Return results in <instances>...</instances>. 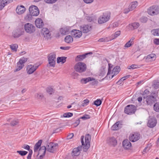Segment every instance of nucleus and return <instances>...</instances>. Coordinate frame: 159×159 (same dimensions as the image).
I'll return each mask as SVG.
<instances>
[{"label":"nucleus","mask_w":159,"mask_h":159,"mask_svg":"<svg viewBox=\"0 0 159 159\" xmlns=\"http://www.w3.org/2000/svg\"><path fill=\"white\" fill-rule=\"evenodd\" d=\"M84 136L81 138V141L83 146L84 151L86 152L90 147V141L91 139L90 135L89 134H86L85 137V142H84Z\"/></svg>","instance_id":"1"},{"label":"nucleus","mask_w":159,"mask_h":159,"mask_svg":"<svg viewBox=\"0 0 159 159\" xmlns=\"http://www.w3.org/2000/svg\"><path fill=\"white\" fill-rule=\"evenodd\" d=\"M111 14L109 12H106L101 15L98 19V22L101 24L105 23L110 19Z\"/></svg>","instance_id":"2"},{"label":"nucleus","mask_w":159,"mask_h":159,"mask_svg":"<svg viewBox=\"0 0 159 159\" xmlns=\"http://www.w3.org/2000/svg\"><path fill=\"white\" fill-rule=\"evenodd\" d=\"M112 67L109 65L107 76L111 79H112L114 76L118 74L120 70V68L119 66H116L112 70Z\"/></svg>","instance_id":"3"},{"label":"nucleus","mask_w":159,"mask_h":159,"mask_svg":"<svg viewBox=\"0 0 159 159\" xmlns=\"http://www.w3.org/2000/svg\"><path fill=\"white\" fill-rule=\"evenodd\" d=\"M87 69L86 64L83 62H78L74 66V69L77 72L82 73L85 71Z\"/></svg>","instance_id":"4"},{"label":"nucleus","mask_w":159,"mask_h":159,"mask_svg":"<svg viewBox=\"0 0 159 159\" xmlns=\"http://www.w3.org/2000/svg\"><path fill=\"white\" fill-rule=\"evenodd\" d=\"M27 60V59L26 58L22 57L20 58L19 61L17 63L16 68L14 70V72H17L21 70L24 66V64Z\"/></svg>","instance_id":"5"},{"label":"nucleus","mask_w":159,"mask_h":159,"mask_svg":"<svg viewBox=\"0 0 159 159\" xmlns=\"http://www.w3.org/2000/svg\"><path fill=\"white\" fill-rule=\"evenodd\" d=\"M24 28L26 32L30 34L34 33L35 30V27L31 23H27L24 25Z\"/></svg>","instance_id":"6"},{"label":"nucleus","mask_w":159,"mask_h":159,"mask_svg":"<svg viewBox=\"0 0 159 159\" xmlns=\"http://www.w3.org/2000/svg\"><path fill=\"white\" fill-rule=\"evenodd\" d=\"M136 110V107L134 105H128L125 107L124 112L128 115H131L135 113Z\"/></svg>","instance_id":"7"},{"label":"nucleus","mask_w":159,"mask_h":159,"mask_svg":"<svg viewBox=\"0 0 159 159\" xmlns=\"http://www.w3.org/2000/svg\"><path fill=\"white\" fill-rule=\"evenodd\" d=\"M58 148V144L56 143H50L46 149L47 151L51 152H54Z\"/></svg>","instance_id":"8"},{"label":"nucleus","mask_w":159,"mask_h":159,"mask_svg":"<svg viewBox=\"0 0 159 159\" xmlns=\"http://www.w3.org/2000/svg\"><path fill=\"white\" fill-rule=\"evenodd\" d=\"M48 61L50 66L54 67L56 63V56L53 53H51L48 57Z\"/></svg>","instance_id":"9"},{"label":"nucleus","mask_w":159,"mask_h":159,"mask_svg":"<svg viewBox=\"0 0 159 159\" xmlns=\"http://www.w3.org/2000/svg\"><path fill=\"white\" fill-rule=\"evenodd\" d=\"M29 11L30 14L33 16H37L39 13L38 8L36 6H32L30 7Z\"/></svg>","instance_id":"10"},{"label":"nucleus","mask_w":159,"mask_h":159,"mask_svg":"<svg viewBox=\"0 0 159 159\" xmlns=\"http://www.w3.org/2000/svg\"><path fill=\"white\" fill-rule=\"evenodd\" d=\"M80 29L82 32L87 33L91 30L92 26L89 24L83 25L80 26Z\"/></svg>","instance_id":"11"},{"label":"nucleus","mask_w":159,"mask_h":159,"mask_svg":"<svg viewBox=\"0 0 159 159\" xmlns=\"http://www.w3.org/2000/svg\"><path fill=\"white\" fill-rule=\"evenodd\" d=\"M159 13V6L154 5L150 8V15L153 16Z\"/></svg>","instance_id":"12"},{"label":"nucleus","mask_w":159,"mask_h":159,"mask_svg":"<svg viewBox=\"0 0 159 159\" xmlns=\"http://www.w3.org/2000/svg\"><path fill=\"white\" fill-rule=\"evenodd\" d=\"M39 66V65H28L26 68V70L27 73L28 74H31L33 73L35 70L37 69Z\"/></svg>","instance_id":"13"},{"label":"nucleus","mask_w":159,"mask_h":159,"mask_svg":"<svg viewBox=\"0 0 159 159\" xmlns=\"http://www.w3.org/2000/svg\"><path fill=\"white\" fill-rule=\"evenodd\" d=\"M42 33L43 34L44 38L46 39H48L51 38V33L48 28H43Z\"/></svg>","instance_id":"14"},{"label":"nucleus","mask_w":159,"mask_h":159,"mask_svg":"<svg viewBox=\"0 0 159 159\" xmlns=\"http://www.w3.org/2000/svg\"><path fill=\"white\" fill-rule=\"evenodd\" d=\"M71 34L75 38H80L82 35V32L81 31L77 30H73L71 31Z\"/></svg>","instance_id":"15"},{"label":"nucleus","mask_w":159,"mask_h":159,"mask_svg":"<svg viewBox=\"0 0 159 159\" xmlns=\"http://www.w3.org/2000/svg\"><path fill=\"white\" fill-rule=\"evenodd\" d=\"M107 143L110 146L115 147L117 144V140L114 137H111L107 139Z\"/></svg>","instance_id":"16"},{"label":"nucleus","mask_w":159,"mask_h":159,"mask_svg":"<svg viewBox=\"0 0 159 159\" xmlns=\"http://www.w3.org/2000/svg\"><path fill=\"white\" fill-rule=\"evenodd\" d=\"M70 27V26L64 27L60 29V32L61 34L62 35H65L69 34L71 32Z\"/></svg>","instance_id":"17"},{"label":"nucleus","mask_w":159,"mask_h":159,"mask_svg":"<svg viewBox=\"0 0 159 159\" xmlns=\"http://www.w3.org/2000/svg\"><path fill=\"white\" fill-rule=\"evenodd\" d=\"M140 138V134L138 133H135L130 134L129 136V139L130 141L132 142L137 141Z\"/></svg>","instance_id":"18"},{"label":"nucleus","mask_w":159,"mask_h":159,"mask_svg":"<svg viewBox=\"0 0 159 159\" xmlns=\"http://www.w3.org/2000/svg\"><path fill=\"white\" fill-rule=\"evenodd\" d=\"M143 96V100L146 102L147 104L148 105L149 101V90L148 89H146L144 91Z\"/></svg>","instance_id":"19"},{"label":"nucleus","mask_w":159,"mask_h":159,"mask_svg":"<svg viewBox=\"0 0 159 159\" xmlns=\"http://www.w3.org/2000/svg\"><path fill=\"white\" fill-rule=\"evenodd\" d=\"M139 26V24L138 22H134L129 24L127 26L128 29L129 30H133L137 29Z\"/></svg>","instance_id":"20"},{"label":"nucleus","mask_w":159,"mask_h":159,"mask_svg":"<svg viewBox=\"0 0 159 159\" xmlns=\"http://www.w3.org/2000/svg\"><path fill=\"white\" fill-rule=\"evenodd\" d=\"M81 148L80 147L74 148L71 153L72 156L73 157L78 156L80 153V151Z\"/></svg>","instance_id":"21"},{"label":"nucleus","mask_w":159,"mask_h":159,"mask_svg":"<svg viewBox=\"0 0 159 159\" xmlns=\"http://www.w3.org/2000/svg\"><path fill=\"white\" fill-rule=\"evenodd\" d=\"M25 8L23 6H18L16 11L18 14L21 15L25 12Z\"/></svg>","instance_id":"22"},{"label":"nucleus","mask_w":159,"mask_h":159,"mask_svg":"<svg viewBox=\"0 0 159 159\" xmlns=\"http://www.w3.org/2000/svg\"><path fill=\"white\" fill-rule=\"evenodd\" d=\"M35 23L36 27L39 28H41L44 25L43 20L40 18L37 19L35 20Z\"/></svg>","instance_id":"23"},{"label":"nucleus","mask_w":159,"mask_h":159,"mask_svg":"<svg viewBox=\"0 0 159 159\" xmlns=\"http://www.w3.org/2000/svg\"><path fill=\"white\" fill-rule=\"evenodd\" d=\"M92 52H89L83 54L79 55L77 56L75 58V60L76 61H82L85 59L86 57V56L88 54H92Z\"/></svg>","instance_id":"24"},{"label":"nucleus","mask_w":159,"mask_h":159,"mask_svg":"<svg viewBox=\"0 0 159 159\" xmlns=\"http://www.w3.org/2000/svg\"><path fill=\"white\" fill-rule=\"evenodd\" d=\"M23 34L24 31H22L21 30L19 29H17L13 32V35L14 38H17L23 35Z\"/></svg>","instance_id":"25"},{"label":"nucleus","mask_w":159,"mask_h":159,"mask_svg":"<svg viewBox=\"0 0 159 159\" xmlns=\"http://www.w3.org/2000/svg\"><path fill=\"white\" fill-rule=\"evenodd\" d=\"M151 88L154 90L159 89V80H155L152 82Z\"/></svg>","instance_id":"26"},{"label":"nucleus","mask_w":159,"mask_h":159,"mask_svg":"<svg viewBox=\"0 0 159 159\" xmlns=\"http://www.w3.org/2000/svg\"><path fill=\"white\" fill-rule=\"evenodd\" d=\"M123 148L125 149H129L131 146V143L128 140H125L122 143Z\"/></svg>","instance_id":"27"},{"label":"nucleus","mask_w":159,"mask_h":159,"mask_svg":"<svg viewBox=\"0 0 159 159\" xmlns=\"http://www.w3.org/2000/svg\"><path fill=\"white\" fill-rule=\"evenodd\" d=\"M157 123V120L154 117L151 118L150 119V128H153L155 127Z\"/></svg>","instance_id":"28"},{"label":"nucleus","mask_w":159,"mask_h":159,"mask_svg":"<svg viewBox=\"0 0 159 159\" xmlns=\"http://www.w3.org/2000/svg\"><path fill=\"white\" fill-rule=\"evenodd\" d=\"M138 3L137 1H134L131 2L129 5L130 9L132 11L135 9L137 7Z\"/></svg>","instance_id":"29"},{"label":"nucleus","mask_w":159,"mask_h":159,"mask_svg":"<svg viewBox=\"0 0 159 159\" xmlns=\"http://www.w3.org/2000/svg\"><path fill=\"white\" fill-rule=\"evenodd\" d=\"M94 80L93 78L88 77L82 79L81 80V82L83 84H85L90 81Z\"/></svg>","instance_id":"30"},{"label":"nucleus","mask_w":159,"mask_h":159,"mask_svg":"<svg viewBox=\"0 0 159 159\" xmlns=\"http://www.w3.org/2000/svg\"><path fill=\"white\" fill-rule=\"evenodd\" d=\"M42 143V140H39L35 144L34 146V152L38 151L39 147H40L41 143Z\"/></svg>","instance_id":"31"},{"label":"nucleus","mask_w":159,"mask_h":159,"mask_svg":"<svg viewBox=\"0 0 159 159\" xmlns=\"http://www.w3.org/2000/svg\"><path fill=\"white\" fill-rule=\"evenodd\" d=\"M65 41L67 43H70L73 42V39L70 35H67L65 38Z\"/></svg>","instance_id":"32"},{"label":"nucleus","mask_w":159,"mask_h":159,"mask_svg":"<svg viewBox=\"0 0 159 159\" xmlns=\"http://www.w3.org/2000/svg\"><path fill=\"white\" fill-rule=\"evenodd\" d=\"M120 123L119 121L116 122L114 125H113L111 127V129L113 130H116L119 129L120 127L119 125Z\"/></svg>","instance_id":"33"},{"label":"nucleus","mask_w":159,"mask_h":159,"mask_svg":"<svg viewBox=\"0 0 159 159\" xmlns=\"http://www.w3.org/2000/svg\"><path fill=\"white\" fill-rule=\"evenodd\" d=\"M66 57H58L57 58V62L59 63L61 62L62 63H64L66 61Z\"/></svg>","instance_id":"34"},{"label":"nucleus","mask_w":159,"mask_h":159,"mask_svg":"<svg viewBox=\"0 0 159 159\" xmlns=\"http://www.w3.org/2000/svg\"><path fill=\"white\" fill-rule=\"evenodd\" d=\"M46 150H47V149L45 146H42L39 150L38 154H45Z\"/></svg>","instance_id":"35"},{"label":"nucleus","mask_w":159,"mask_h":159,"mask_svg":"<svg viewBox=\"0 0 159 159\" xmlns=\"http://www.w3.org/2000/svg\"><path fill=\"white\" fill-rule=\"evenodd\" d=\"M157 94L156 93H154L153 95L150 96V102H154L156 101V97Z\"/></svg>","instance_id":"36"},{"label":"nucleus","mask_w":159,"mask_h":159,"mask_svg":"<svg viewBox=\"0 0 159 159\" xmlns=\"http://www.w3.org/2000/svg\"><path fill=\"white\" fill-rule=\"evenodd\" d=\"M111 40L109 38L106 37L102 38L99 39L98 41L99 42H107Z\"/></svg>","instance_id":"37"},{"label":"nucleus","mask_w":159,"mask_h":159,"mask_svg":"<svg viewBox=\"0 0 159 159\" xmlns=\"http://www.w3.org/2000/svg\"><path fill=\"white\" fill-rule=\"evenodd\" d=\"M153 109L157 112H159V102L156 103L153 106Z\"/></svg>","instance_id":"38"},{"label":"nucleus","mask_w":159,"mask_h":159,"mask_svg":"<svg viewBox=\"0 0 159 159\" xmlns=\"http://www.w3.org/2000/svg\"><path fill=\"white\" fill-rule=\"evenodd\" d=\"M120 34V31H116L115 34L111 35L112 37L110 39H111V40L117 37L118 36H119Z\"/></svg>","instance_id":"39"},{"label":"nucleus","mask_w":159,"mask_h":159,"mask_svg":"<svg viewBox=\"0 0 159 159\" xmlns=\"http://www.w3.org/2000/svg\"><path fill=\"white\" fill-rule=\"evenodd\" d=\"M10 47L12 50L16 52L17 50L18 45L16 44H11L10 45Z\"/></svg>","instance_id":"40"},{"label":"nucleus","mask_w":159,"mask_h":159,"mask_svg":"<svg viewBox=\"0 0 159 159\" xmlns=\"http://www.w3.org/2000/svg\"><path fill=\"white\" fill-rule=\"evenodd\" d=\"M151 32L154 35L159 36V29L152 30Z\"/></svg>","instance_id":"41"},{"label":"nucleus","mask_w":159,"mask_h":159,"mask_svg":"<svg viewBox=\"0 0 159 159\" xmlns=\"http://www.w3.org/2000/svg\"><path fill=\"white\" fill-rule=\"evenodd\" d=\"M17 152L21 156H24L27 154L28 152L25 151H17Z\"/></svg>","instance_id":"42"},{"label":"nucleus","mask_w":159,"mask_h":159,"mask_svg":"<svg viewBox=\"0 0 159 159\" xmlns=\"http://www.w3.org/2000/svg\"><path fill=\"white\" fill-rule=\"evenodd\" d=\"M156 58V56L155 54L152 53L150 54V61L155 60Z\"/></svg>","instance_id":"43"},{"label":"nucleus","mask_w":159,"mask_h":159,"mask_svg":"<svg viewBox=\"0 0 159 159\" xmlns=\"http://www.w3.org/2000/svg\"><path fill=\"white\" fill-rule=\"evenodd\" d=\"M47 91L50 94H51L54 92L53 89L51 87H48L47 88Z\"/></svg>","instance_id":"44"},{"label":"nucleus","mask_w":159,"mask_h":159,"mask_svg":"<svg viewBox=\"0 0 159 159\" xmlns=\"http://www.w3.org/2000/svg\"><path fill=\"white\" fill-rule=\"evenodd\" d=\"M0 2L4 3V4L6 6L7 4L12 2V0H1Z\"/></svg>","instance_id":"45"},{"label":"nucleus","mask_w":159,"mask_h":159,"mask_svg":"<svg viewBox=\"0 0 159 159\" xmlns=\"http://www.w3.org/2000/svg\"><path fill=\"white\" fill-rule=\"evenodd\" d=\"M102 103V101L99 99H98L94 102V105L97 106H100Z\"/></svg>","instance_id":"46"},{"label":"nucleus","mask_w":159,"mask_h":159,"mask_svg":"<svg viewBox=\"0 0 159 159\" xmlns=\"http://www.w3.org/2000/svg\"><path fill=\"white\" fill-rule=\"evenodd\" d=\"M139 68L138 66L135 64H133L128 67L129 69H134Z\"/></svg>","instance_id":"47"},{"label":"nucleus","mask_w":159,"mask_h":159,"mask_svg":"<svg viewBox=\"0 0 159 159\" xmlns=\"http://www.w3.org/2000/svg\"><path fill=\"white\" fill-rule=\"evenodd\" d=\"M132 11L129 6L128 7H125L123 10V12L125 14H127L130 11Z\"/></svg>","instance_id":"48"},{"label":"nucleus","mask_w":159,"mask_h":159,"mask_svg":"<svg viewBox=\"0 0 159 159\" xmlns=\"http://www.w3.org/2000/svg\"><path fill=\"white\" fill-rule=\"evenodd\" d=\"M89 102V101L88 99H85L83 101L82 106L83 107L86 106L88 105Z\"/></svg>","instance_id":"49"},{"label":"nucleus","mask_w":159,"mask_h":159,"mask_svg":"<svg viewBox=\"0 0 159 159\" xmlns=\"http://www.w3.org/2000/svg\"><path fill=\"white\" fill-rule=\"evenodd\" d=\"M32 15L30 14H27L25 17V19L27 21L30 20L31 19Z\"/></svg>","instance_id":"50"},{"label":"nucleus","mask_w":159,"mask_h":159,"mask_svg":"<svg viewBox=\"0 0 159 159\" xmlns=\"http://www.w3.org/2000/svg\"><path fill=\"white\" fill-rule=\"evenodd\" d=\"M73 116V114L69 112L64 114L63 116L64 117H69L72 116Z\"/></svg>","instance_id":"51"},{"label":"nucleus","mask_w":159,"mask_h":159,"mask_svg":"<svg viewBox=\"0 0 159 159\" xmlns=\"http://www.w3.org/2000/svg\"><path fill=\"white\" fill-rule=\"evenodd\" d=\"M133 44L132 43L129 41L125 45L124 47L125 48H128L130 47Z\"/></svg>","instance_id":"52"},{"label":"nucleus","mask_w":159,"mask_h":159,"mask_svg":"<svg viewBox=\"0 0 159 159\" xmlns=\"http://www.w3.org/2000/svg\"><path fill=\"white\" fill-rule=\"evenodd\" d=\"M21 148L27 150H29L30 149V146L26 144L22 145Z\"/></svg>","instance_id":"53"},{"label":"nucleus","mask_w":159,"mask_h":159,"mask_svg":"<svg viewBox=\"0 0 159 159\" xmlns=\"http://www.w3.org/2000/svg\"><path fill=\"white\" fill-rule=\"evenodd\" d=\"M148 18L145 17H141L140 19V21L142 23H145L148 20Z\"/></svg>","instance_id":"54"},{"label":"nucleus","mask_w":159,"mask_h":159,"mask_svg":"<svg viewBox=\"0 0 159 159\" xmlns=\"http://www.w3.org/2000/svg\"><path fill=\"white\" fill-rule=\"evenodd\" d=\"M18 121L17 120H14L11 122V125L12 126L18 124Z\"/></svg>","instance_id":"55"},{"label":"nucleus","mask_w":159,"mask_h":159,"mask_svg":"<svg viewBox=\"0 0 159 159\" xmlns=\"http://www.w3.org/2000/svg\"><path fill=\"white\" fill-rule=\"evenodd\" d=\"M90 118V116L88 115L85 114L82 117H81V119H82L84 120L89 119Z\"/></svg>","instance_id":"56"},{"label":"nucleus","mask_w":159,"mask_h":159,"mask_svg":"<svg viewBox=\"0 0 159 159\" xmlns=\"http://www.w3.org/2000/svg\"><path fill=\"white\" fill-rule=\"evenodd\" d=\"M95 18L94 17H90L88 16L87 17L86 19L89 22H91L92 21H94Z\"/></svg>","instance_id":"57"},{"label":"nucleus","mask_w":159,"mask_h":159,"mask_svg":"<svg viewBox=\"0 0 159 159\" xmlns=\"http://www.w3.org/2000/svg\"><path fill=\"white\" fill-rule=\"evenodd\" d=\"M57 0H44L45 2L48 3H53L55 2Z\"/></svg>","instance_id":"58"},{"label":"nucleus","mask_w":159,"mask_h":159,"mask_svg":"<svg viewBox=\"0 0 159 159\" xmlns=\"http://www.w3.org/2000/svg\"><path fill=\"white\" fill-rule=\"evenodd\" d=\"M43 95L41 93H37L35 95V97L38 99H41L43 98Z\"/></svg>","instance_id":"59"},{"label":"nucleus","mask_w":159,"mask_h":159,"mask_svg":"<svg viewBox=\"0 0 159 159\" xmlns=\"http://www.w3.org/2000/svg\"><path fill=\"white\" fill-rule=\"evenodd\" d=\"M153 42L155 44L159 45V39H154Z\"/></svg>","instance_id":"60"},{"label":"nucleus","mask_w":159,"mask_h":159,"mask_svg":"<svg viewBox=\"0 0 159 159\" xmlns=\"http://www.w3.org/2000/svg\"><path fill=\"white\" fill-rule=\"evenodd\" d=\"M129 75H127V76L123 77L120 79V81H123L125 80L126 79L128 78L129 77Z\"/></svg>","instance_id":"61"},{"label":"nucleus","mask_w":159,"mask_h":159,"mask_svg":"<svg viewBox=\"0 0 159 159\" xmlns=\"http://www.w3.org/2000/svg\"><path fill=\"white\" fill-rule=\"evenodd\" d=\"M74 136L73 133L70 134L67 137V139H71Z\"/></svg>","instance_id":"62"},{"label":"nucleus","mask_w":159,"mask_h":159,"mask_svg":"<svg viewBox=\"0 0 159 159\" xmlns=\"http://www.w3.org/2000/svg\"><path fill=\"white\" fill-rule=\"evenodd\" d=\"M6 6L4 4V3H3L2 2H0V10H1L2 9L5 7V6Z\"/></svg>","instance_id":"63"},{"label":"nucleus","mask_w":159,"mask_h":159,"mask_svg":"<svg viewBox=\"0 0 159 159\" xmlns=\"http://www.w3.org/2000/svg\"><path fill=\"white\" fill-rule=\"evenodd\" d=\"M60 49L64 50H68L70 49V47H61Z\"/></svg>","instance_id":"64"}]
</instances>
